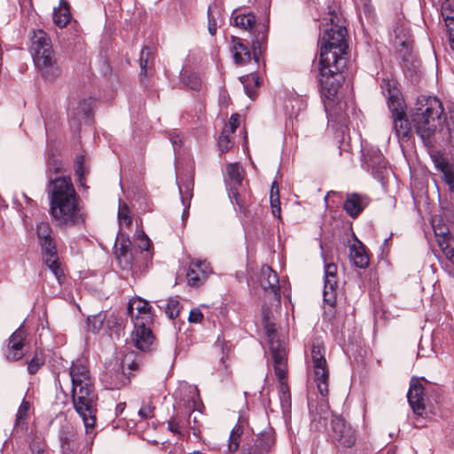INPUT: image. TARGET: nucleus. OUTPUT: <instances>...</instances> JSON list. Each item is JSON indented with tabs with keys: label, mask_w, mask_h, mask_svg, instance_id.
<instances>
[{
	"label": "nucleus",
	"mask_w": 454,
	"mask_h": 454,
	"mask_svg": "<svg viewBox=\"0 0 454 454\" xmlns=\"http://www.w3.org/2000/svg\"><path fill=\"white\" fill-rule=\"evenodd\" d=\"M184 212H183V215H182V217H183V219L184 220V219H186V218L188 217V215H189V212H188V210H189V207H190V201H185V205H184Z\"/></svg>",
	"instance_id": "nucleus-57"
},
{
	"label": "nucleus",
	"mask_w": 454,
	"mask_h": 454,
	"mask_svg": "<svg viewBox=\"0 0 454 454\" xmlns=\"http://www.w3.org/2000/svg\"><path fill=\"white\" fill-rule=\"evenodd\" d=\"M442 102L434 97H419L411 110L412 128L427 148L434 145V136L442 124Z\"/></svg>",
	"instance_id": "nucleus-4"
},
{
	"label": "nucleus",
	"mask_w": 454,
	"mask_h": 454,
	"mask_svg": "<svg viewBox=\"0 0 454 454\" xmlns=\"http://www.w3.org/2000/svg\"><path fill=\"white\" fill-rule=\"evenodd\" d=\"M129 240L122 241L120 244V247L118 245H115V255L117 260L119 261V263L121 267L124 270H132L133 268V260L132 255L129 253Z\"/></svg>",
	"instance_id": "nucleus-28"
},
{
	"label": "nucleus",
	"mask_w": 454,
	"mask_h": 454,
	"mask_svg": "<svg viewBox=\"0 0 454 454\" xmlns=\"http://www.w3.org/2000/svg\"><path fill=\"white\" fill-rule=\"evenodd\" d=\"M193 186L194 183L192 177H187L184 181L181 180L179 192L183 205H185V201H191L193 195Z\"/></svg>",
	"instance_id": "nucleus-34"
},
{
	"label": "nucleus",
	"mask_w": 454,
	"mask_h": 454,
	"mask_svg": "<svg viewBox=\"0 0 454 454\" xmlns=\"http://www.w3.org/2000/svg\"><path fill=\"white\" fill-rule=\"evenodd\" d=\"M44 364V359L41 351H36L33 358L27 362V371L30 374L37 372L39 368Z\"/></svg>",
	"instance_id": "nucleus-38"
},
{
	"label": "nucleus",
	"mask_w": 454,
	"mask_h": 454,
	"mask_svg": "<svg viewBox=\"0 0 454 454\" xmlns=\"http://www.w3.org/2000/svg\"><path fill=\"white\" fill-rule=\"evenodd\" d=\"M208 31L212 35H214L216 32V23L212 21L211 19L208 20Z\"/></svg>",
	"instance_id": "nucleus-56"
},
{
	"label": "nucleus",
	"mask_w": 454,
	"mask_h": 454,
	"mask_svg": "<svg viewBox=\"0 0 454 454\" xmlns=\"http://www.w3.org/2000/svg\"><path fill=\"white\" fill-rule=\"evenodd\" d=\"M149 56H150L149 49L147 47L143 48L141 51L139 62H140L141 73L144 74L145 75L146 74V67L148 64Z\"/></svg>",
	"instance_id": "nucleus-45"
},
{
	"label": "nucleus",
	"mask_w": 454,
	"mask_h": 454,
	"mask_svg": "<svg viewBox=\"0 0 454 454\" xmlns=\"http://www.w3.org/2000/svg\"><path fill=\"white\" fill-rule=\"evenodd\" d=\"M203 319V314L202 312L200 311V309H192L191 311H190V315H189V322L190 323H200Z\"/></svg>",
	"instance_id": "nucleus-51"
},
{
	"label": "nucleus",
	"mask_w": 454,
	"mask_h": 454,
	"mask_svg": "<svg viewBox=\"0 0 454 454\" xmlns=\"http://www.w3.org/2000/svg\"><path fill=\"white\" fill-rule=\"evenodd\" d=\"M407 398L413 412L418 416H422L425 412L426 406L424 387L420 380L416 378L411 379Z\"/></svg>",
	"instance_id": "nucleus-14"
},
{
	"label": "nucleus",
	"mask_w": 454,
	"mask_h": 454,
	"mask_svg": "<svg viewBox=\"0 0 454 454\" xmlns=\"http://www.w3.org/2000/svg\"><path fill=\"white\" fill-rule=\"evenodd\" d=\"M106 320V315L100 312L97 315L90 316L87 319L88 330L92 333L98 332Z\"/></svg>",
	"instance_id": "nucleus-35"
},
{
	"label": "nucleus",
	"mask_w": 454,
	"mask_h": 454,
	"mask_svg": "<svg viewBox=\"0 0 454 454\" xmlns=\"http://www.w3.org/2000/svg\"><path fill=\"white\" fill-rule=\"evenodd\" d=\"M260 284L265 291L270 290L277 299L280 298L278 276L277 272L268 265H263L261 268Z\"/></svg>",
	"instance_id": "nucleus-20"
},
{
	"label": "nucleus",
	"mask_w": 454,
	"mask_h": 454,
	"mask_svg": "<svg viewBox=\"0 0 454 454\" xmlns=\"http://www.w3.org/2000/svg\"><path fill=\"white\" fill-rule=\"evenodd\" d=\"M31 42V48L34 53L52 49L51 39L43 30L39 29L34 31Z\"/></svg>",
	"instance_id": "nucleus-29"
},
{
	"label": "nucleus",
	"mask_w": 454,
	"mask_h": 454,
	"mask_svg": "<svg viewBox=\"0 0 454 454\" xmlns=\"http://www.w3.org/2000/svg\"><path fill=\"white\" fill-rule=\"evenodd\" d=\"M349 256L354 265L358 268L364 269L369 265V257L360 241L349 247Z\"/></svg>",
	"instance_id": "nucleus-27"
},
{
	"label": "nucleus",
	"mask_w": 454,
	"mask_h": 454,
	"mask_svg": "<svg viewBox=\"0 0 454 454\" xmlns=\"http://www.w3.org/2000/svg\"><path fill=\"white\" fill-rule=\"evenodd\" d=\"M394 129L396 136L402 141H408L411 136L412 124L405 118V114L403 111L395 109L392 114Z\"/></svg>",
	"instance_id": "nucleus-21"
},
{
	"label": "nucleus",
	"mask_w": 454,
	"mask_h": 454,
	"mask_svg": "<svg viewBox=\"0 0 454 454\" xmlns=\"http://www.w3.org/2000/svg\"><path fill=\"white\" fill-rule=\"evenodd\" d=\"M448 140L450 144H454V120H450L447 123Z\"/></svg>",
	"instance_id": "nucleus-54"
},
{
	"label": "nucleus",
	"mask_w": 454,
	"mask_h": 454,
	"mask_svg": "<svg viewBox=\"0 0 454 454\" xmlns=\"http://www.w3.org/2000/svg\"><path fill=\"white\" fill-rule=\"evenodd\" d=\"M36 233L39 239V243L41 241H46L50 239H53L52 238V230L51 225L46 222H42L37 224Z\"/></svg>",
	"instance_id": "nucleus-37"
},
{
	"label": "nucleus",
	"mask_w": 454,
	"mask_h": 454,
	"mask_svg": "<svg viewBox=\"0 0 454 454\" xmlns=\"http://www.w3.org/2000/svg\"><path fill=\"white\" fill-rule=\"evenodd\" d=\"M310 367L317 391L325 401L329 393V370L325 357V347L319 340L312 343Z\"/></svg>",
	"instance_id": "nucleus-6"
},
{
	"label": "nucleus",
	"mask_w": 454,
	"mask_h": 454,
	"mask_svg": "<svg viewBox=\"0 0 454 454\" xmlns=\"http://www.w3.org/2000/svg\"><path fill=\"white\" fill-rule=\"evenodd\" d=\"M134 325L132 342L137 349L147 351L153 343L154 337L150 328L151 324H139Z\"/></svg>",
	"instance_id": "nucleus-18"
},
{
	"label": "nucleus",
	"mask_w": 454,
	"mask_h": 454,
	"mask_svg": "<svg viewBox=\"0 0 454 454\" xmlns=\"http://www.w3.org/2000/svg\"><path fill=\"white\" fill-rule=\"evenodd\" d=\"M243 169L238 163L230 164L227 167V175L231 184L229 189V197L233 204H236L239 210L246 212L247 205L239 192V186L242 184Z\"/></svg>",
	"instance_id": "nucleus-11"
},
{
	"label": "nucleus",
	"mask_w": 454,
	"mask_h": 454,
	"mask_svg": "<svg viewBox=\"0 0 454 454\" xmlns=\"http://www.w3.org/2000/svg\"><path fill=\"white\" fill-rule=\"evenodd\" d=\"M32 454H48L45 450L44 444L41 442H33L30 445Z\"/></svg>",
	"instance_id": "nucleus-52"
},
{
	"label": "nucleus",
	"mask_w": 454,
	"mask_h": 454,
	"mask_svg": "<svg viewBox=\"0 0 454 454\" xmlns=\"http://www.w3.org/2000/svg\"><path fill=\"white\" fill-rule=\"evenodd\" d=\"M278 361L274 362V371L278 380L279 400L284 411H287L291 407V393L287 385V359L283 360L278 356Z\"/></svg>",
	"instance_id": "nucleus-8"
},
{
	"label": "nucleus",
	"mask_w": 454,
	"mask_h": 454,
	"mask_svg": "<svg viewBox=\"0 0 454 454\" xmlns=\"http://www.w3.org/2000/svg\"><path fill=\"white\" fill-rule=\"evenodd\" d=\"M93 103L94 99L91 98L70 101L68 105L69 116L78 122L90 120Z\"/></svg>",
	"instance_id": "nucleus-17"
},
{
	"label": "nucleus",
	"mask_w": 454,
	"mask_h": 454,
	"mask_svg": "<svg viewBox=\"0 0 454 454\" xmlns=\"http://www.w3.org/2000/svg\"><path fill=\"white\" fill-rule=\"evenodd\" d=\"M133 354H127L121 361V369L124 372L125 366H127L129 370H136L137 368V364L134 361Z\"/></svg>",
	"instance_id": "nucleus-47"
},
{
	"label": "nucleus",
	"mask_w": 454,
	"mask_h": 454,
	"mask_svg": "<svg viewBox=\"0 0 454 454\" xmlns=\"http://www.w3.org/2000/svg\"><path fill=\"white\" fill-rule=\"evenodd\" d=\"M84 157L80 155L76 158L75 162V174L78 178V182L83 185V178L86 173L85 168L83 166Z\"/></svg>",
	"instance_id": "nucleus-43"
},
{
	"label": "nucleus",
	"mask_w": 454,
	"mask_h": 454,
	"mask_svg": "<svg viewBox=\"0 0 454 454\" xmlns=\"http://www.w3.org/2000/svg\"><path fill=\"white\" fill-rule=\"evenodd\" d=\"M231 52L234 62L237 65H245L251 60V52L242 40L237 36H231Z\"/></svg>",
	"instance_id": "nucleus-24"
},
{
	"label": "nucleus",
	"mask_w": 454,
	"mask_h": 454,
	"mask_svg": "<svg viewBox=\"0 0 454 454\" xmlns=\"http://www.w3.org/2000/svg\"><path fill=\"white\" fill-rule=\"evenodd\" d=\"M34 61L47 80H53L60 74L53 50H43L33 54Z\"/></svg>",
	"instance_id": "nucleus-9"
},
{
	"label": "nucleus",
	"mask_w": 454,
	"mask_h": 454,
	"mask_svg": "<svg viewBox=\"0 0 454 454\" xmlns=\"http://www.w3.org/2000/svg\"><path fill=\"white\" fill-rule=\"evenodd\" d=\"M244 89H245V90H246L247 94L248 95V97H250V98H251V94H250V92L248 91V89H247V87L246 85H244Z\"/></svg>",
	"instance_id": "nucleus-60"
},
{
	"label": "nucleus",
	"mask_w": 454,
	"mask_h": 454,
	"mask_svg": "<svg viewBox=\"0 0 454 454\" xmlns=\"http://www.w3.org/2000/svg\"><path fill=\"white\" fill-rule=\"evenodd\" d=\"M168 428L174 434H180V426L175 418H172L168 420Z\"/></svg>",
	"instance_id": "nucleus-53"
},
{
	"label": "nucleus",
	"mask_w": 454,
	"mask_h": 454,
	"mask_svg": "<svg viewBox=\"0 0 454 454\" xmlns=\"http://www.w3.org/2000/svg\"><path fill=\"white\" fill-rule=\"evenodd\" d=\"M183 392H188L189 393V396L186 400V402L188 403V406L190 407V403L192 402L193 404V407L196 406V398L199 397V392H198V389L195 386H192L190 384H188L187 382H181L179 384V387L178 388L176 389L175 395L176 396H180L182 395Z\"/></svg>",
	"instance_id": "nucleus-33"
},
{
	"label": "nucleus",
	"mask_w": 454,
	"mask_h": 454,
	"mask_svg": "<svg viewBox=\"0 0 454 454\" xmlns=\"http://www.w3.org/2000/svg\"><path fill=\"white\" fill-rule=\"evenodd\" d=\"M435 165H436L437 168L442 171V173L444 170H447L450 168L449 164L443 159L437 160L435 161Z\"/></svg>",
	"instance_id": "nucleus-55"
},
{
	"label": "nucleus",
	"mask_w": 454,
	"mask_h": 454,
	"mask_svg": "<svg viewBox=\"0 0 454 454\" xmlns=\"http://www.w3.org/2000/svg\"><path fill=\"white\" fill-rule=\"evenodd\" d=\"M171 140H172V142H173L174 144H176V140H174L173 138H172Z\"/></svg>",
	"instance_id": "nucleus-64"
},
{
	"label": "nucleus",
	"mask_w": 454,
	"mask_h": 454,
	"mask_svg": "<svg viewBox=\"0 0 454 454\" xmlns=\"http://www.w3.org/2000/svg\"><path fill=\"white\" fill-rule=\"evenodd\" d=\"M181 309V304L176 299H169L166 305L165 312L168 317L174 319L178 317Z\"/></svg>",
	"instance_id": "nucleus-40"
},
{
	"label": "nucleus",
	"mask_w": 454,
	"mask_h": 454,
	"mask_svg": "<svg viewBox=\"0 0 454 454\" xmlns=\"http://www.w3.org/2000/svg\"><path fill=\"white\" fill-rule=\"evenodd\" d=\"M197 268L200 271V276L204 278H207L208 274L211 272L210 265L207 261H194L192 262V269Z\"/></svg>",
	"instance_id": "nucleus-44"
},
{
	"label": "nucleus",
	"mask_w": 454,
	"mask_h": 454,
	"mask_svg": "<svg viewBox=\"0 0 454 454\" xmlns=\"http://www.w3.org/2000/svg\"><path fill=\"white\" fill-rule=\"evenodd\" d=\"M244 429L241 425L237 424L231 430L228 439V450L234 453L238 450Z\"/></svg>",
	"instance_id": "nucleus-31"
},
{
	"label": "nucleus",
	"mask_w": 454,
	"mask_h": 454,
	"mask_svg": "<svg viewBox=\"0 0 454 454\" xmlns=\"http://www.w3.org/2000/svg\"><path fill=\"white\" fill-rule=\"evenodd\" d=\"M327 433L332 443L339 448H352L357 440L356 431L340 416L332 417Z\"/></svg>",
	"instance_id": "nucleus-7"
},
{
	"label": "nucleus",
	"mask_w": 454,
	"mask_h": 454,
	"mask_svg": "<svg viewBox=\"0 0 454 454\" xmlns=\"http://www.w3.org/2000/svg\"><path fill=\"white\" fill-rule=\"evenodd\" d=\"M50 212L60 226H74L83 222L76 194L71 178L59 176L51 180L48 185Z\"/></svg>",
	"instance_id": "nucleus-3"
},
{
	"label": "nucleus",
	"mask_w": 454,
	"mask_h": 454,
	"mask_svg": "<svg viewBox=\"0 0 454 454\" xmlns=\"http://www.w3.org/2000/svg\"><path fill=\"white\" fill-rule=\"evenodd\" d=\"M368 165L372 168V174L378 179L382 180L387 173V160L379 150L372 152V154L368 159Z\"/></svg>",
	"instance_id": "nucleus-25"
},
{
	"label": "nucleus",
	"mask_w": 454,
	"mask_h": 454,
	"mask_svg": "<svg viewBox=\"0 0 454 454\" xmlns=\"http://www.w3.org/2000/svg\"><path fill=\"white\" fill-rule=\"evenodd\" d=\"M239 126V115L238 114H231L228 125L223 129H227L228 133H235L237 128Z\"/></svg>",
	"instance_id": "nucleus-46"
},
{
	"label": "nucleus",
	"mask_w": 454,
	"mask_h": 454,
	"mask_svg": "<svg viewBox=\"0 0 454 454\" xmlns=\"http://www.w3.org/2000/svg\"><path fill=\"white\" fill-rule=\"evenodd\" d=\"M443 180L448 184L449 189L454 192V173L450 168L442 172Z\"/></svg>",
	"instance_id": "nucleus-48"
},
{
	"label": "nucleus",
	"mask_w": 454,
	"mask_h": 454,
	"mask_svg": "<svg viewBox=\"0 0 454 454\" xmlns=\"http://www.w3.org/2000/svg\"><path fill=\"white\" fill-rule=\"evenodd\" d=\"M190 454H205V453H203V452H201V451H200V450H194V451H192V453H190Z\"/></svg>",
	"instance_id": "nucleus-61"
},
{
	"label": "nucleus",
	"mask_w": 454,
	"mask_h": 454,
	"mask_svg": "<svg viewBox=\"0 0 454 454\" xmlns=\"http://www.w3.org/2000/svg\"><path fill=\"white\" fill-rule=\"evenodd\" d=\"M366 196L356 192L348 193L343 205L346 213L352 218H356L368 205Z\"/></svg>",
	"instance_id": "nucleus-22"
},
{
	"label": "nucleus",
	"mask_w": 454,
	"mask_h": 454,
	"mask_svg": "<svg viewBox=\"0 0 454 454\" xmlns=\"http://www.w3.org/2000/svg\"><path fill=\"white\" fill-rule=\"evenodd\" d=\"M29 407V403L26 400H23L18 409V412L16 415V426H20L24 424L25 419L27 417Z\"/></svg>",
	"instance_id": "nucleus-41"
},
{
	"label": "nucleus",
	"mask_w": 454,
	"mask_h": 454,
	"mask_svg": "<svg viewBox=\"0 0 454 454\" xmlns=\"http://www.w3.org/2000/svg\"><path fill=\"white\" fill-rule=\"evenodd\" d=\"M127 310L134 325H139L138 324H152V307L145 300L140 297L132 298L129 301Z\"/></svg>",
	"instance_id": "nucleus-13"
},
{
	"label": "nucleus",
	"mask_w": 454,
	"mask_h": 454,
	"mask_svg": "<svg viewBox=\"0 0 454 454\" xmlns=\"http://www.w3.org/2000/svg\"><path fill=\"white\" fill-rule=\"evenodd\" d=\"M118 218L121 224L129 226L132 223V218L129 215V210L126 204L120 206Z\"/></svg>",
	"instance_id": "nucleus-42"
},
{
	"label": "nucleus",
	"mask_w": 454,
	"mask_h": 454,
	"mask_svg": "<svg viewBox=\"0 0 454 454\" xmlns=\"http://www.w3.org/2000/svg\"><path fill=\"white\" fill-rule=\"evenodd\" d=\"M338 15L333 12L324 18L319 37V84L324 106L328 117L344 124L348 117L347 102L339 98V90L344 82L343 71L347 65V29L334 23Z\"/></svg>",
	"instance_id": "nucleus-1"
},
{
	"label": "nucleus",
	"mask_w": 454,
	"mask_h": 454,
	"mask_svg": "<svg viewBox=\"0 0 454 454\" xmlns=\"http://www.w3.org/2000/svg\"><path fill=\"white\" fill-rule=\"evenodd\" d=\"M253 79L254 80V82L256 85H258V79L253 76Z\"/></svg>",
	"instance_id": "nucleus-63"
},
{
	"label": "nucleus",
	"mask_w": 454,
	"mask_h": 454,
	"mask_svg": "<svg viewBox=\"0 0 454 454\" xmlns=\"http://www.w3.org/2000/svg\"><path fill=\"white\" fill-rule=\"evenodd\" d=\"M40 246L45 264L53 273L59 284L61 285L64 281L65 276L60 266L54 239L46 241H41Z\"/></svg>",
	"instance_id": "nucleus-10"
},
{
	"label": "nucleus",
	"mask_w": 454,
	"mask_h": 454,
	"mask_svg": "<svg viewBox=\"0 0 454 454\" xmlns=\"http://www.w3.org/2000/svg\"><path fill=\"white\" fill-rule=\"evenodd\" d=\"M187 280L191 286L198 287L203 284V282L206 280V278L200 276L197 268L192 269V262L187 272Z\"/></svg>",
	"instance_id": "nucleus-36"
},
{
	"label": "nucleus",
	"mask_w": 454,
	"mask_h": 454,
	"mask_svg": "<svg viewBox=\"0 0 454 454\" xmlns=\"http://www.w3.org/2000/svg\"><path fill=\"white\" fill-rule=\"evenodd\" d=\"M62 454H84L79 436L73 429L62 430L60 436Z\"/></svg>",
	"instance_id": "nucleus-19"
},
{
	"label": "nucleus",
	"mask_w": 454,
	"mask_h": 454,
	"mask_svg": "<svg viewBox=\"0 0 454 454\" xmlns=\"http://www.w3.org/2000/svg\"><path fill=\"white\" fill-rule=\"evenodd\" d=\"M227 131V129H223L218 139V146L222 153L229 151L233 146V142L231 137V134Z\"/></svg>",
	"instance_id": "nucleus-39"
},
{
	"label": "nucleus",
	"mask_w": 454,
	"mask_h": 454,
	"mask_svg": "<svg viewBox=\"0 0 454 454\" xmlns=\"http://www.w3.org/2000/svg\"><path fill=\"white\" fill-rule=\"evenodd\" d=\"M137 238L139 239V248L143 251H148L151 247V241L149 238L145 234L144 231L138 233Z\"/></svg>",
	"instance_id": "nucleus-49"
},
{
	"label": "nucleus",
	"mask_w": 454,
	"mask_h": 454,
	"mask_svg": "<svg viewBox=\"0 0 454 454\" xmlns=\"http://www.w3.org/2000/svg\"><path fill=\"white\" fill-rule=\"evenodd\" d=\"M72 380V399L76 412L82 419L86 434L92 433L96 423V402L98 400L93 379L83 359L72 363L69 369Z\"/></svg>",
	"instance_id": "nucleus-2"
},
{
	"label": "nucleus",
	"mask_w": 454,
	"mask_h": 454,
	"mask_svg": "<svg viewBox=\"0 0 454 454\" xmlns=\"http://www.w3.org/2000/svg\"><path fill=\"white\" fill-rule=\"evenodd\" d=\"M273 443L270 434H262L256 438L254 445L244 444L240 454H268Z\"/></svg>",
	"instance_id": "nucleus-23"
},
{
	"label": "nucleus",
	"mask_w": 454,
	"mask_h": 454,
	"mask_svg": "<svg viewBox=\"0 0 454 454\" xmlns=\"http://www.w3.org/2000/svg\"><path fill=\"white\" fill-rule=\"evenodd\" d=\"M337 266L334 263H327L325 266V286L324 301L329 305H333L336 301L337 287Z\"/></svg>",
	"instance_id": "nucleus-16"
},
{
	"label": "nucleus",
	"mask_w": 454,
	"mask_h": 454,
	"mask_svg": "<svg viewBox=\"0 0 454 454\" xmlns=\"http://www.w3.org/2000/svg\"><path fill=\"white\" fill-rule=\"evenodd\" d=\"M270 201V207H271L272 215L277 218H280L281 208H280V200H279V190H278V184L276 181H274L271 184Z\"/></svg>",
	"instance_id": "nucleus-32"
},
{
	"label": "nucleus",
	"mask_w": 454,
	"mask_h": 454,
	"mask_svg": "<svg viewBox=\"0 0 454 454\" xmlns=\"http://www.w3.org/2000/svg\"><path fill=\"white\" fill-rule=\"evenodd\" d=\"M70 20V12L68 4L65 0H60L59 4L53 12V21L56 26L64 27Z\"/></svg>",
	"instance_id": "nucleus-30"
},
{
	"label": "nucleus",
	"mask_w": 454,
	"mask_h": 454,
	"mask_svg": "<svg viewBox=\"0 0 454 454\" xmlns=\"http://www.w3.org/2000/svg\"><path fill=\"white\" fill-rule=\"evenodd\" d=\"M22 198L26 200L27 204H31L33 200L28 198L24 192H21Z\"/></svg>",
	"instance_id": "nucleus-59"
},
{
	"label": "nucleus",
	"mask_w": 454,
	"mask_h": 454,
	"mask_svg": "<svg viewBox=\"0 0 454 454\" xmlns=\"http://www.w3.org/2000/svg\"><path fill=\"white\" fill-rule=\"evenodd\" d=\"M442 16L447 27L449 43L454 51V5L448 1L442 6Z\"/></svg>",
	"instance_id": "nucleus-26"
},
{
	"label": "nucleus",
	"mask_w": 454,
	"mask_h": 454,
	"mask_svg": "<svg viewBox=\"0 0 454 454\" xmlns=\"http://www.w3.org/2000/svg\"><path fill=\"white\" fill-rule=\"evenodd\" d=\"M153 410L154 407L151 404H143L138 411V415L144 419H150L153 415Z\"/></svg>",
	"instance_id": "nucleus-50"
},
{
	"label": "nucleus",
	"mask_w": 454,
	"mask_h": 454,
	"mask_svg": "<svg viewBox=\"0 0 454 454\" xmlns=\"http://www.w3.org/2000/svg\"><path fill=\"white\" fill-rule=\"evenodd\" d=\"M26 332L22 327L18 328L8 339L4 356L9 362L21 359L26 353Z\"/></svg>",
	"instance_id": "nucleus-12"
},
{
	"label": "nucleus",
	"mask_w": 454,
	"mask_h": 454,
	"mask_svg": "<svg viewBox=\"0 0 454 454\" xmlns=\"http://www.w3.org/2000/svg\"><path fill=\"white\" fill-rule=\"evenodd\" d=\"M264 328L266 331V334L268 337L270 349L272 355L273 363L278 361V355L281 356L283 360L287 359L286 352V344L283 340H280L278 337L275 325L270 323L266 319V316L264 315Z\"/></svg>",
	"instance_id": "nucleus-15"
},
{
	"label": "nucleus",
	"mask_w": 454,
	"mask_h": 454,
	"mask_svg": "<svg viewBox=\"0 0 454 454\" xmlns=\"http://www.w3.org/2000/svg\"><path fill=\"white\" fill-rule=\"evenodd\" d=\"M198 87V82H195L194 84L192 86V89L195 90Z\"/></svg>",
	"instance_id": "nucleus-62"
},
{
	"label": "nucleus",
	"mask_w": 454,
	"mask_h": 454,
	"mask_svg": "<svg viewBox=\"0 0 454 454\" xmlns=\"http://www.w3.org/2000/svg\"><path fill=\"white\" fill-rule=\"evenodd\" d=\"M124 407H125V403H119L116 407V411L117 413H121L124 410Z\"/></svg>",
	"instance_id": "nucleus-58"
},
{
	"label": "nucleus",
	"mask_w": 454,
	"mask_h": 454,
	"mask_svg": "<svg viewBox=\"0 0 454 454\" xmlns=\"http://www.w3.org/2000/svg\"><path fill=\"white\" fill-rule=\"evenodd\" d=\"M234 25L242 29L247 30L253 35L252 45L254 59L259 61L258 52H261L267 43L269 20L257 21L255 16L252 12L237 14L233 17Z\"/></svg>",
	"instance_id": "nucleus-5"
}]
</instances>
